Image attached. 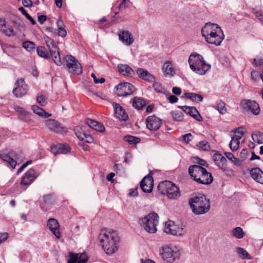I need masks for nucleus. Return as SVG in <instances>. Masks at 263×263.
Wrapping results in <instances>:
<instances>
[{"instance_id":"1","label":"nucleus","mask_w":263,"mask_h":263,"mask_svg":"<svg viewBox=\"0 0 263 263\" xmlns=\"http://www.w3.org/2000/svg\"><path fill=\"white\" fill-rule=\"evenodd\" d=\"M99 239L100 246L107 255H111L118 250L120 238L116 231L103 230Z\"/></svg>"},{"instance_id":"2","label":"nucleus","mask_w":263,"mask_h":263,"mask_svg":"<svg viewBox=\"0 0 263 263\" xmlns=\"http://www.w3.org/2000/svg\"><path fill=\"white\" fill-rule=\"evenodd\" d=\"M189 204L192 212L196 215H202L207 213L211 207L209 199L204 195L196 196L190 199Z\"/></svg>"},{"instance_id":"3","label":"nucleus","mask_w":263,"mask_h":263,"mask_svg":"<svg viewBox=\"0 0 263 263\" xmlns=\"http://www.w3.org/2000/svg\"><path fill=\"white\" fill-rule=\"evenodd\" d=\"M157 189L161 195H166L172 199H176L180 196L179 188L172 181L165 180L159 183Z\"/></svg>"},{"instance_id":"4","label":"nucleus","mask_w":263,"mask_h":263,"mask_svg":"<svg viewBox=\"0 0 263 263\" xmlns=\"http://www.w3.org/2000/svg\"><path fill=\"white\" fill-rule=\"evenodd\" d=\"M159 222V216L156 213H149L139 220V223L144 230L149 233H155Z\"/></svg>"},{"instance_id":"5","label":"nucleus","mask_w":263,"mask_h":263,"mask_svg":"<svg viewBox=\"0 0 263 263\" xmlns=\"http://www.w3.org/2000/svg\"><path fill=\"white\" fill-rule=\"evenodd\" d=\"M160 255L163 260L166 263H174L175 260L179 259L180 254L176 247L166 245L162 248Z\"/></svg>"},{"instance_id":"6","label":"nucleus","mask_w":263,"mask_h":263,"mask_svg":"<svg viewBox=\"0 0 263 263\" xmlns=\"http://www.w3.org/2000/svg\"><path fill=\"white\" fill-rule=\"evenodd\" d=\"M65 65L68 71L77 75L82 73V67L79 62L72 55H67L64 59Z\"/></svg>"},{"instance_id":"7","label":"nucleus","mask_w":263,"mask_h":263,"mask_svg":"<svg viewBox=\"0 0 263 263\" xmlns=\"http://www.w3.org/2000/svg\"><path fill=\"white\" fill-rule=\"evenodd\" d=\"M115 93L119 97H126L133 93L135 91V87L131 83L124 82L117 85Z\"/></svg>"},{"instance_id":"8","label":"nucleus","mask_w":263,"mask_h":263,"mask_svg":"<svg viewBox=\"0 0 263 263\" xmlns=\"http://www.w3.org/2000/svg\"><path fill=\"white\" fill-rule=\"evenodd\" d=\"M37 175L35 171L33 168L29 169L25 173L24 175L22 177L20 182V185L22 191H25L37 177Z\"/></svg>"},{"instance_id":"9","label":"nucleus","mask_w":263,"mask_h":263,"mask_svg":"<svg viewBox=\"0 0 263 263\" xmlns=\"http://www.w3.org/2000/svg\"><path fill=\"white\" fill-rule=\"evenodd\" d=\"M164 231L167 234L180 236L184 235L185 233V231L183 228L176 225L175 222L171 220L165 223Z\"/></svg>"},{"instance_id":"10","label":"nucleus","mask_w":263,"mask_h":263,"mask_svg":"<svg viewBox=\"0 0 263 263\" xmlns=\"http://www.w3.org/2000/svg\"><path fill=\"white\" fill-rule=\"evenodd\" d=\"M0 159L6 162L12 169H14L17 161L19 159V154L15 152L11 151L8 154H0Z\"/></svg>"},{"instance_id":"11","label":"nucleus","mask_w":263,"mask_h":263,"mask_svg":"<svg viewBox=\"0 0 263 263\" xmlns=\"http://www.w3.org/2000/svg\"><path fill=\"white\" fill-rule=\"evenodd\" d=\"M240 106L244 109L250 111L253 114L257 115L260 112L258 104L255 101L243 100L240 102Z\"/></svg>"},{"instance_id":"12","label":"nucleus","mask_w":263,"mask_h":263,"mask_svg":"<svg viewBox=\"0 0 263 263\" xmlns=\"http://www.w3.org/2000/svg\"><path fill=\"white\" fill-rule=\"evenodd\" d=\"M15 87L13 90V93L17 98L22 97L27 92L28 87L25 83L24 79L17 80L15 83Z\"/></svg>"},{"instance_id":"13","label":"nucleus","mask_w":263,"mask_h":263,"mask_svg":"<svg viewBox=\"0 0 263 263\" xmlns=\"http://www.w3.org/2000/svg\"><path fill=\"white\" fill-rule=\"evenodd\" d=\"M147 128L151 131H156L162 125V120L155 115L148 116L146 119Z\"/></svg>"},{"instance_id":"14","label":"nucleus","mask_w":263,"mask_h":263,"mask_svg":"<svg viewBox=\"0 0 263 263\" xmlns=\"http://www.w3.org/2000/svg\"><path fill=\"white\" fill-rule=\"evenodd\" d=\"M224 39V34L221 28L220 31L216 30L213 34H211L206 39V42L211 44L219 46Z\"/></svg>"},{"instance_id":"15","label":"nucleus","mask_w":263,"mask_h":263,"mask_svg":"<svg viewBox=\"0 0 263 263\" xmlns=\"http://www.w3.org/2000/svg\"><path fill=\"white\" fill-rule=\"evenodd\" d=\"M46 125L47 128L56 133L63 134L67 132V129L63 127L59 122L52 120L49 119L46 121Z\"/></svg>"},{"instance_id":"16","label":"nucleus","mask_w":263,"mask_h":263,"mask_svg":"<svg viewBox=\"0 0 263 263\" xmlns=\"http://www.w3.org/2000/svg\"><path fill=\"white\" fill-rule=\"evenodd\" d=\"M154 186V179L152 175H148L141 181L140 186L142 190L146 193H151Z\"/></svg>"},{"instance_id":"17","label":"nucleus","mask_w":263,"mask_h":263,"mask_svg":"<svg viewBox=\"0 0 263 263\" xmlns=\"http://www.w3.org/2000/svg\"><path fill=\"white\" fill-rule=\"evenodd\" d=\"M220 27L216 24L211 23H207L204 25V27L201 29L202 35L204 37L205 40L211 34L215 32L216 30L220 31Z\"/></svg>"},{"instance_id":"18","label":"nucleus","mask_w":263,"mask_h":263,"mask_svg":"<svg viewBox=\"0 0 263 263\" xmlns=\"http://www.w3.org/2000/svg\"><path fill=\"white\" fill-rule=\"evenodd\" d=\"M47 226L57 238L59 239L61 237L60 224L55 219L49 218L47 221Z\"/></svg>"},{"instance_id":"19","label":"nucleus","mask_w":263,"mask_h":263,"mask_svg":"<svg viewBox=\"0 0 263 263\" xmlns=\"http://www.w3.org/2000/svg\"><path fill=\"white\" fill-rule=\"evenodd\" d=\"M205 171V168L198 165H191L189 168V173L191 178L197 182L199 177Z\"/></svg>"},{"instance_id":"20","label":"nucleus","mask_w":263,"mask_h":263,"mask_svg":"<svg viewBox=\"0 0 263 263\" xmlns=\"http://www.w3.org/2000/svg\"><path fill=\"white\" fill-rule=\"evenodd\" d=\"M88 258L85 253H70L67 263H86Z\"/></svg>"},{"instance_id":"21","label":"nucleus","mask_w":263,"mask_h":263,"mask_svg":"<svg viewBox=\"0 0 263 263\" xmlns=\"http://www.w3.org/2000/svg\"><path fill=\"white\" fill-rule=\"evenodd\" d=\"M112 106L114 109L116 116L121 121H127L128 119V116L125 112L124 109L117 103H113Z\"/></svg>"},{"instance_id":"22","label":"nucleus","mask_w":263,"mask_h":263,"mask_svg":"<svg viewBox=\"0 0 263 263\" xmlns=\"http://www.w3.org/2000/svg\"><path fill=\"white\" fill-rule=\"evenodd\" d=\"M204 60L203 57L198 53H192L189 58V63L190 67L192 70L196 69V66H199V64Z\"/></svg>"},{"instance_id":"23","label":"nucleus","mask_w":263,"mask_h":263,"mask_svg":"<svg viewBox=\"0 0 263 263\" xmlns=\"http://www.w3.org/2000/svg\"><path fill=\"white\" fill-rule=\"evenodd\" d=\"M185 113L189 115L197 121H201L202 117L199 114L198 111L195 107L187 106H178Z\"/></svg>"},{"instance_id":"24","label":"nucleus","mask_w":263,"mask_h":263,"mask_svg":"<svg viewBox=\"0 0 263 263\" xmlns=\"http://www.w3.org/2000/svg\"><path fill=\"white\" fill-rule=\"evenodd\" d=\"M54 202V198L51 195H47L43 197V201L40 202V206L43 211H47Z\"/></svg>"},{"instance_id":"25","label":"nucleus","mask_w":263,"mask_h":263,"mask_svg":"<svg viewBox=\"0 0 263 263\" xmlns=\"http://www.w3.org/2000/svg\"><path fill=\"white\" fill-rule=\"evenodd\" d=\"M136 72L140 78L146 82H153L155 80V77L146 69L139 68Z\"/></svg>"},{"instance_id":"26","label":"nucleus","mask_w":263,"mask_h":263,"mask_svg":"<svg viewBox=\"0 0 263 263\" xmlns=\"http://www.w3.org/2000/svg\"><path fill=\"white\" fill-rule=\"evenodd\" d=\"M165 76L172 77L176 74L175 69L172 61H167L164 63L162 68Z\"/></svg>"},{"instance_id":"27","label":"nucleus","mask_w":263,"mask_h":263,"mask_svg":"<svg viewBox=\"0 0 263 263\" xmlns=\"http://www.w3.org/2000/svg\"><path fill=\"white\" fill-rule=\"evenodd\" d=\"M51 151L53 153L57 154H66L70 151V148L67 144H58L53 145L51 147Z\"/></svg>"},{"instance_id":"28","label":"nucleus","mask_w":263,"mask_h":263,"mask_svg":"<svg viewBox=\"0 0 263 263\" xmlns=\"http://www.w3.org/2000/svg\"><path fill=\"white\" fill-rule=\"evenodd\" d=\"M85 123L90 128H91L96 131L101 133L105 131V128L104 125L102 123H99L96 121L90 119H87L85 120Z\"/></svg>"},{"instance_id":"29","label":"nucleus","mask_w":263,"mask_h":263,"mask_svg":"<svg viewBox=\"0 0 263 263\" xmlns=\"http://www.w3.org/2000/svg\"><path fill=\"white\" fill-rule=\"evenodd\" d=\"M118 69L119 73L122 75L130 77L135 75L134 70L127 64H119Z\"/></svg>"},{"instance_id":"30","label":"nucleus","mask_w":263,"mask_h":263,"mask_svg":"<svg viewBox=\"0 0 263 263\" xmlns=\"http://www.w3.org/2000/svg\"><path fill=\"white\" fill-rule=\"evenodd\" d=\"M252 178L256 181L263 184V172L258 167H254L250 170Z\"/></svg>"},{"instance_id":"31","label":"nucleus","mask_w":263,"mask_h":263,"mask_svg":"<svg viewBox=\"0 0 263 263\" xmlns=\"http://www.w3.org/2000/svg\"><path fill=\"white\" fill-rule=\"evenodd\" d=\"M213 180V176L211 173L208 172L205 169L200 177H199L197 182L202 184H210Z\"/></svg>"},{"instance_id":"32","label":"nucleus","mask_w":263,"mask_h":263,"mask_svg":"<svg viewBox=\"0 0 263 263\" xmlns=\"http://www.w3.org/2000/svg\"><path fill=\"white\" fill-rule=\"evenodd\" d=\"M119 39L126 45H130L134 42L131 34L127 31H120L119 33Z\"/></svg>"},{"instance_id":"33","label":"nucleus","mask_w":263,"mask_h":263,"mask_svg":"<svg viewBox=\"0 0 263 263\" xmlns=\"http://www.w3.org/2000/svg\"><path fill=\"white\" fill-rule=\"evenodd\" d=\"M213 160L215 164L220 168L225 165L227 162L226 158L219 153L214 154Z\"/></svg>"},{"instance_id":"34","label":"nucleus","mask_w":263,"mask_h":263,"mask_svg":"<svg viewBox=\"0 0 263 263\" xmlns=\"http://www.w3.org/2000/svg\"><path fill=\"white\" fill-rule=\"evenodd\" d=\"M195 68L196 69L193 70V71L199 74L203 75L205 74L209 70H210L211 68V65L206 64L203 60L202 62H201L199 64V66H196V67Z\"/></svg>"},{"instance_id":"35","label":"nucleus","mask_w":263,"mask_h":263,"mask_svg":"<svg viewBox=\"0 0 263 263\" xmlns=\"http://www.w3.org/2000/svg\"><path fill=\"white\" fill-rule=\"evenodd\" d=\"M87 128L88 126H78L74 128L76 135L80 140L83 141L84 140V136L86 135L87 133L86 129Z\"/></svg>"},{"instance_id":"36","label":"nucleus","mask_w":263,"mask_h":263,"mask_svg":"<svg viewBox=\"0 0 263 263\" xmlns=\"http://www.w3.org/2000/svg\"><path fill=\"white\" fill-rule=\"evenodd\" d=\"M132 105L135 108L140 110L146 106V103L143 99L135 97L133 100Z\"/></svg>"},{"instance_id":"37","label":"nucleus","mask_w":263,"mask_h":263,"mask_svg":"<svg viewBox=\"0 0 263 263\" xmlns=\"http://www.w3.org/2000/svg\"><path fill=\"white\" fill-rule=\"evenodd\" d=\"M31 108L34 114L45 118L51 115L50 114L46 112L42 108L37 105H32Z\"/></svg>"},{"instance_id":"38","label":"nucleus","mask_w":263,"mask_h":263,"mask_svg":"<svg viewBox=\"0 0 263 263\" xmlns=\"http://www.w3.org/2000/svg\"><path fill=\"white\" fill-rule=\"evenodd\" d=\"M182 97L190 99L193 101L198 100L199 102H202L203 101V97L201 95L195 93H185Z\"/></svg>"},{"instance_id":"39","label":"nucleus","mask_w":263,"mask_h":263,"mask_svg":"<svg viewBox=\"0 0 263 263\" xmlns=\"http://www.w3.org/2000/svg\"><path fill=\"white\" fill-rule=\"evenodd\" d=\"M57 25L58 27V35L62 37H65L67 35V31L63 28L64 26L63 21L61 19H59L57 22Z\"/></svg>"},{"instance_id":"40","label":"nucleus","mask_w":263,"mask_h":263,"mask_svg":"<svg viewBox=\"0 0 263 263\" xmlns=\"http://www.w3.org/2000/svg\"><path fill=\"white\" fill-rule=\"evenodd\" d=\"M45 43L49 49V52L55 53V51H57V49L58 48V47L54 43L53 40L49 37H47L45 39Z\"/></svg>"},{"instance_id":"41","label":"nucleus","mask_w":263,"mask_h":263,"mask_svg":"<svg viewBox=\"0 0 263 263\" xmlns=\"http://www.w3.org/2000/svg\"><path fill=\"white\" fill-rule=\"evenodd\" d=\"M215 108L221 115H224L227 112V110L226 107V103L221 100L217 101Z\"/></svg>"},{"instance_id":"42","label":"nucleus","mask_w":263,"mask_h":263,"mask_svg":"<svg viewBox=\"0 0 263 263\" xmlns=\"http://www.w3.org/2000/svg\"><path fill=\"white\" fill-rule=\"evenodd\" d=\"M232 235L238 239H241L244 236V232L240 227H236L232 231Z\"/></svg>"},{"instance_id":"43","label":"nucleus","mask_w":263,"mask_h":263,"mask_svg":"<svg viewBox=\"0 0 263 263\" xmlns=\"http://www.w3.org/2000/svg\"><path fill=\"white\" fill-rule=\"evenodd\" d=\"M50 53L54 63L58 66L61 65L62 61L60 56L59 48L57 49V51H55V53L50 52Z\"/></svg>"},{"instance_id":"44","label":"nucleus","mask_w":263,"mask_h":263,"mask_svg":"<svg viewBox=\"0 0 263 263\" xmlns=\"http://www.w3.org/2000/svg\"><path fill=\"white\" fill-rule=\"evenodd\" d=\"M253 140L258 144L263 143V133L256 132L251 135Z\"/></svg>"},{"instance_id":"45","label":"nucleus","mask_w":263,"mask_h":263,"mask_svg":"<svg viewBox=\"0 0 263 263\" xmlns=\"http://www.w3.org/2000/svg\"><path fill=\"white\" fill-rule=\"evenodd\" d=\"M36 52L37 55L40 57L47 59L50 58V55H48L46 48L43 46H39L37 47Z\"/></svg>"},{"instance_id":"46","label":"nucleus","mask_w":263,"mask_h":263,"mask_svg":"<svg viewBox=\"0 0 263 263\" xmlns=\"http://www.w3.org/2000/svg\"><path fill=\"white\" fill-rule=\"evenodd\" d=\"M171 114L175 121H181L183 119V114L181 111L174 110L172 111Z\"/></svg>"},{"instance_id":"47","label":"nucleus","mask_w":263,"mask_h":263,"mask_svg":"<svg viewBox=\"0 0 263 263\" xmlns=\"http://www.w3.org/2000/svg\"><path fill=\"white\" fill-rule=\"evenodd\" d=\"M124 140L129 144H137L140 142V138L130 135L125 136Z\"/></svg>"},{"instance_id":"48","label":"nucleus","mask_w":263,"mask_h":263,"mask_svg":"<svg viewBox=\"0 0 263 263\" xmlns=\"http://www.w3.org/2000/svg\"><path fill=\"white\" fill-rule=\"evenodd\" d=\"M22 46L28 51H31L35 49V44L31 41H25L23 43Z\"/></svg>"},{"instance_id":"49","label":"nucleus","mask_w":263,"mask_h":263,"mask_svg":"<svg viewBox=\"0 0 263 263\" xmlns=\"http://www.w3.org/2000/svg\"><path fill=\"white\" fill-rule=\"evenodd\" d=\"M31 114L30 112L26 111V110L22 112L21 114H19L18 118L24 121L25 122H29L31 120Z\"/></svg>"},{"instance_id":"50","label":"nucleus","mask_w":263,"mask_h":263,"mask_svg":"<svg viewBox=\"0 0 263 263\" xmlns=\"http://www.w3.org/2000/svg\"><path fill=\"white\" fill-rule=\"evenodd\" d=\"M237 252L239 254L242 256L243 258H247L248 259H252L251 256L249 254L247 251L242 248H237Z\"/></svg>"},{"instance_id":"51","label":"nucleus","mask_w":263,"mask_h":263,"mask_svg":"<svg viewBox=\"0 0 263 263\" xmlns=\"http://www.w3.org/2000/svg\"><path fill=\"white\" fill-rule=\"evenodd\" d=\"M240 141H238L232 139L231 142L229 144V146L231 151L234 152L236 151L239 146Z\"/></svg>"},{"instance_id":"52","label":"nucleus","mask_w":263,"mask_h":263,"mask_svg":"<svg viewBox=\"0 0 263 263\" xmlns=\"http://www.w3.org/2000/svg\"><path fill=\"white\" fill-rule=\"evenodd\" d=\"M1 31L4 33L8 36H13L15 35V33L12 27H8L7 28L6 27L2 29Z\"/></svg>"},{"instance_id":"53","label":"nucleus","mask_w":263,"mask_h":263,"mask_svg":"<svg viewBox=\"0 0 263 263\" xmlns=\"http://www.w3.org/2000/svg\"><path fill=\"white\" fill-rule=\"evenodd\" d=\"M153 86L156 91L161 93L165 92V89L159 83H155Z\"/></svg>"},{"instance_id":"54","label":"nucleus","mask_w":263,"mask_h":263,"mask_svg":"<svg viewBox=\"0 0 263 263\" xmlns=\"http://www.w3.org/2000/svg\"><path fill=\"white\" fill-rule=\"evenodd\" d=\"M200 147L203 151H209L210 150L211 147L208 142L206 141H202L199 143Z\"/></svg>"},{"instance_id":"55","label":"nucleus","mask_w":263,"mask_h":263,"mask_svg":"<svg viewBox=\"0 0 263 263\" xmlns=\"http://www.w3.org/2000/svg\"><path fill=\"white\" fill-rule=\"evenodd\" d=\"M37 102L41 105L45 106L47 104V101L44 95H41L36 98Z\"/></svg>"},{"instance_id":"56","label":"nucleus","mask_w":263,"mask_h":263,"mask_svg":"<svg viewBox=\"0 0 263 263\" xmlns=\"http://www.w3.org/2000/svg\"><path fill=\"white\" fill-rule=\"evenodd\" d=\"M83 141L88 143H92L93 142L94 139L92 136L87 132L86 135L84 136V140Z\"/></svg>"},{"instance_id":"57","label":"nucleus","mask_w":263,"mask_h":263,"mask_svg":"<svg viewBox=\"0 0 263 263\" xmlns=\"http://www.w3.org/2000/svg\"><path fill=\"white\" fill-rule=\"evenodd\" d=\"M193 138V136L190 133L186 134L182 136V140L185 143H189Z\"/></svg>"},{"instance_id":"58","label":"nucleus","mask_w":263,"mask_h":263,"mask_svg":"<svg viewBox=\"0 0 263 263\" xmlns=\"http://www.w3.org/2000/svg\"><path fill=\"white\" fill-rule=\"evenodd\" d=\"M251 78L253 81H256L260 78V73H259V72L256 71H252L251 73Z\"/></svg>"},{"instance_id":"59","label":"nucleus","mask_w":263,"mask_h":263,"mask_svg":"<svg viewBox=\"0 0 263 263\" xmlns=\"http://www.w3.org/2000/svg\"><path fill=\"white\" fill-rule=\"evenodd\" d=\"M91 76L93 78V81L95 83L98 84V83H103L105 81V79L103 78H101L100 79H98L97 77L96 76L95 74L92 73L91 74Z\"/></svg>"},{"instance_id":"60","label":"nucleus","mask_w":263,"mask_h":263,"mask_svg":"<svg viewBox=\"0 0 263 263\" xmlns=\"http://www.w3.org/2000/svg\"><path fill=\"white\" fill-rule=\"evenodd\" d=\"M253 64L256 66H263V55L261 57L254 59Z\"/></svg>"},{"instance_id":"61","label":"nucleus","mask_w":263,"mask_h":263,"mask_svg":"<svg viewBox=\"0 0 263 263\" xmlns=\"http://www.w3.org/2000/svg\"><path fill=\"white\" fill-rule=\"evenodd\" d=\"M8 237V233H0V244L4 241H5Z\"/></svg>"},{"instance_id":"62","label":"nucleus","mask_w":263,"mask_h":263,"mask_svg":"<svg viewBox=\"0 0 263 263\" xmlns=\"http://www.w3.org/2000/svg\"><path fill=\"white\" fill-rule=\"evenodd\" d=\"M166 97L171 103H176L178 100V98H177L174 95H169L168 96Z\"/></svg>"},{"instance_id":"63","label":"nucleus","mask_w":263,"mask_h":263,"mask_svg":"<svg viewBox=\"0 0 263 263\" xmlns=\"http://www.w3.org/2000/svg\"><path fill=\"white\" fill-rule=\"evenodd\" d=\"M22 3L25 7H31L32 6V2L31 0H22Z\"/></svg>"},{"instance_id":"64","label":"nucleus","mask_w":263,"mask_h":263,"mask_svg":"<svg viewBox=\"0 0 263 263\" xmlns=\"http://www.w3.org/2000/svg\"><path fill=\"white\" fill-rule=\"evenodd\" d=\"M224 155L226 156V157L229 160H230L231 161H233L234 160H235V156H234V155L233 154H232L230 152H225L224 153Z\"/></svg>"}]
</instances>
